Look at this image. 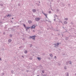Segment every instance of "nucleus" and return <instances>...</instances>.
I'll return each instance as SVG.
<instances>
[{
  "label": "nucleus",
  "mask_w": 76,
  "mask_h": 76,
  "mask_svg": "<svg viewBox=\"0 0 76 76\" xmlns=\"http://www.w3.org/2000/svg\"><path fill=\"white\" fill-rule=\"evenodd\" d=\"M35 37H36V36L34 35L32 36H30V38H31L33 39V40H34V41H35Z\"/></svg>",
  "instance_id": "f257e3e1"
},
{
  "label": "nucleus",
  "mask_w": 76,
  "mask_h": 76,
  "mask_svg": "<svg viewBox=\"0 0 76 76\" xmlns=\"http://www.w3.org/2000/svg\"><path fill=\"white\" fill-rule=\"evenodd\" d=\"M35 20H36V21H37V22H38L39 20H40V18H35Z\"/></svg>",
  "instance_id": "f03ea898"
},
{
  "label": "nucleus",
  "mask_w": 76,
  "mask_h": 76,
  "mask_svg": "<svg viewBox=\"0 0 76 76\" xmlns=\"http://www.w3.org/2000/svg\"><path fill=\"white\" fill-rule=\"evenodd\" d=\"M26 31H28V29H30V28H31V27H26Z\"/></svg>",
  "instance_id": "7ed1b4c3"
},
{
  "label": "nucleus",
  "mask_w": 76,
  "mask_h": 76,
  "mask_svg": "<svg viewBox=\"0 0 76 76\" xmlns=\"http://www.w3.org/2000/svg\"><path fill=\"white\" fill-rule=\"evenodd\" d=\"M7 17H10V16H12V14H8V15H7Z\"/></svg>",
  "instance_id": "20e7f679"
},
{
  "label": "nucleus",
  "mask_w": 76,
  "mask_h": 76,
  "mask_svg": "<svg viewBox=\"0 0 76 76\" xmlns=\"http://www.w3.org/2000/svg\"><path fill=\"white\" fill-rule=\"evenodd\" d=\"M32 11L34 13H35L36 12V10L35 9H33Z\"/></svg>",
  "instance_id": "39448f33"
},
{
  "label": "nucleus",
  "mask_w": 76,
  "mask_h": 76,
  "mask_svg": "<svg viewBox=\"0 0 76 76\" xmlns=\"http://www.w3.org/2000/svg\"><path fill=\"white\" fill-rule=\"evenodd\" d=\"M35 28V26H32L31 27V29H32V28Z\"/></svg>",
  "instance_id": "423d86ee"
},
{
  "label": "nucleus",
  "mask_w": 76,
  "mask_h": 76,
  "mask_svg": "<svg viewBox=\"0 0 76 76\" xmlns=\"http://www.w3.org/2000/svg\"><path fill=\"white\" fill-rule=\"evenodd\" d=\"M28 22L29 23H32V21H31V20H28Z\"/></svg>",
  "instance_id": "0eeeda50"
},
{
  "label": "nucleus",
  "mask_w": 76,
  "mask_h": 76,
  "mask_svg": "<svg viewBox=\"0 0 76 76\" xmlns=\"http://www.w3.org/2000/svg\"><path fill=\"white\" fill-rule=\"evenodd\" d=\"M44 15H45V17H46V18H48L47 14L45 13Z\"/></svg>",
  "instance_id": "6e6552de"
},
{
  "label": "nucleus",
  "mask_w": 76,
  "mask_h": 76,
  "mask_svg": "<svg viewBox=\"0 0 76 76\" xmlns=\"http://www.w3.org/2000/svg\"><path fill=\"white\" fill-rule=\"evenodd\" d=\"M8 42H12V39H9V40H8Z\"/></svg>",
  "instance_id": "1a4fd4ad"
},
{
  "label": "nucleus",
  "mask_w": 76,
  "mask_h": 76,
  "mask_svg": "<svg viewBox=\"0 0 76 76\" xmlns=\"http://www.w3.org/2000/svg\"><path fill=\"white\" fill-rule=\"evenodd\" d=\"M54 45H55V47H58V45H57V44H54Z\"/></svg>",
  "instance_id": "9d476101"
},
{
  "label": "nucleus",
  "mask_w": 76,
  "mask_h": 76,
  "mask_svg": "<svg viewBox=\"0 0 76 76\" xmlns=\"http://www.w3.org/2000/svg\"><path fill=\"white\" fill-rule=\"evenodd\" d=\"M67 23V22L66 21H65L64 22V24H66H66Z\"/></svg>",
  "instance_id": "9b49d317"
},
{
  "label": "nucleus",
  "mask_w": 76,
  "mask_h": 76,
  "mask_svg": "<svg viewBox=\"0 0 76 76\" xmlns=\"http://www.w3.org/2000/svg\"><path fill=\"white\" fill-rule=\"evenodd\" d=\"M23 25L24 27H25V28H26V25H25V24H23Z\"/></svg>",
  "instance_id": "f8f14e48"
},
{
  "label": "nucleus",
  "mask_w": 76,
  "mask_h": 76,
  "mask_svg": "<svg viewBox=\"0 0 76 76\" xmlns=\"http://www.w3.org/2000/svg\"><path fill=\"white\" fill-rule=\"evenodd\" d=\"M28 53L27 50H25L24 51V53H25V54H26V53Z\"/></svg>",
  "instance_id": "ddd939ff"
},
{
  "label": "nucleus",
  "mask_w": 76,
  "mask_h": 76,
  "mask_svg": "<svg viewBox=\"0 0 76 76\" xmlns=\"http://www.w3.org/2000/svg\"><path fill=\"white\" fill-rule=\"evenodd\" d=\"M65 39H66V40H68V39H69V38H68V37H66V38H65Z\"/></svg>",
  "instance_id": "4468645a"
},
{
  "label": "nucleus",
  "mask_w": 76,
  "mask_h": 76,
  "mask_svg": "<svg viewBox=\"0 0 76 76\" xmlns=\"http://www.w3.org/2000/svg\"><path fill=\"white\" fill-rule=\"evenodd\" d=\"M50 56L51 57H53V55L52 54H50Z\"/></svg>",
  "instance_id": "2eb2a0df"
},
{
  "label": "nucleus",
  "mask_w": 76,
  "mask_h": 76,
  "mask_svg": "<svg viewBox=\"0 0 76 76\" xmlns=\"http://www.w3.org/2000/svg\"><path fill=\"white\" fill-rule=\"evenodd\" d=\"M37 58L39 60H41V58L40 57Z\"/></svg>",
  "instance_id": "dca6fc26"
},
{
  "label": "nucleus",
  "mask_w": 76,
  "mask_h": 76,
  "mask_svg": "<svg viewBox=\"0 0 76 76\" xmlns=\"http://www.w3.org/2000/svg\"><path fill=\"white\" fill-rule=\"evenodd\" d=\"M65 20H67L68 18H66L65 19Z\"/></svg>",
  "instance_id": "f3484780"
},
{
  "label": "nucleus",
  "mask_w": 76,
  "mask_h": 76,
  "mask_svg": "<svg viewBox=\"0 0 76 76\" xmlns=\"http://www.w3.org/2000/svg\"><path fill=\"white\" fill-rule=\"evenodd\" d=\"M30 45V47H32V44H29Z\"/></svg>",
  "instance_id": "a211bd4d"
},
{
  "label": "nucleus",
  "mask_w": 76,
  "mask_h": 76,
  "mask_svg": "<svg viewBox=\"0 0 76 76\" xmlns=\"http://www.w3.org/2000/svg\"><path fill=\"white\" fill-rule=\"evenodd\" d=\"M48 13H51V11H49Z\"/></svg>",
  "instance_id": "6ab92c4d"
},
{
  "label": "nucleus",
  "mask_w": 76,
  "mask_h": 76,
  "mask_svg": "<svg viewBox=\"0 0 76 76\" xmlns=\"http://www.w3.org/2000/svg\"><path fill=\"white\" fill-rule=\"evenodd\" d=\"M10 37H12V34H10Z\"/></svg>",
  "instance_id": "aec40b11"
},
{
  "label": "nucleus",
  "mask_w": 76,
  "mask_h": 76,
  "mask_svg": "<svg viewBox=\"0 0 76 76\" xmlns=\"http://www.w3.org/2000/svg\"><path fill=\"white\" fill-rule=\"evenodd\" d=\"M59 43H57L56 45H58H58H59Z\"/></svg>",
  "instance_id": "412c9836"
},
{
  "label": "nucleus",
  "mask_w": 76,
  "mask_h": 76,
  "mask_svg": "<svg viewBox=\"0 0 76 76\" xmlns=\"http://www.w3.org/2000/svg\"><path fill=\"white\" fill-rule=\"evenodd\" d=\"M33 31L34 32H35V30H33Z\"/></svg>",
  "instance_id": "4be33fe9"
},
{
  "label": "nucleus",
  "mask_w": 76,
  "mask_h": 76,
  "mask_svg": "<svg viewBox=\"0 0 76 76\" xmlns=\"http://www.w3.org/2000/svg\"><path fill=\"white\" fill-rule=\"evenodd\" d=\"M56 11H57V12H58V11H59V10H56Z\"/></svg>",
  "instance_id": "5701e85b"
},
{
  "label": "nucleus",
  "mask_w": 76,
  "mask_h": 76,
  "mask_svg": "<svg viewBox=\"0 0 76 76\" xmlns=\"http://www.w3.org/2000/svg\"><path fill=\"white\" fill-rule=\"evenodd\" d=\"M64 68L65 69H66V66H65L64 67Z\"/></svg>",
  "instance_id": "b1692460"
},
{
  "label": "nucleus",
  "mask_w": 76,
  "mask_h": 76,
  "mask_svg": "<svg viewBox=\"0 0 76 76\" xmlns=\"http://www.w3.org/2000/svg\"><path fill=\"white\" fill-rule=\"evenodd\" d=\"M42 13H43V14H45V13H44V12L43 11L42 12Z\"/></svg>",
  "instance_id": "393cba45"
},
{
  "label": "nucleus",
  "mask_w": 76,
  "mask_h": 76,
  "mask_svg": "<svg viewBox=\"0 0 76 76\" xmlns=\"http://www.w3.org/2000/svg\"><path fill=\"white\" fill-rule=\"evenodd\" d=\"M22 46H20L19 48H22Z\"/></svg>",
  "instance_id": "a878e982"
},
{
  "label": "nucleus",
  "mask_w": 76,
  "mask_h": 76,
  "mask_svg": "<svg viewBox=\"0 0 76 76\" xmlns=\"http://www.w3.org/2000/svg\"><path fill=\"white\" fill-rule=\"evenodd\" d=\"M18 5L19 6H20V4H18Z\"/></svg>",
  "instance_id": "bb28decb"
},
{
  "label": "nucleus",
  "mask_w": 76,
  "mask_h": 76,
  "mask_svg": "<svg viewBox=\"0 0 76 76\" xmlns=\"http://www.w3.org/2000/svg\"><path fill=\"white\" fill-rule=\"evenodd\" d=\"M68 6H70V4H68Z\"/></svg>",
  "instance_id": "cd10ccee"
},
{
  "label": "nucleus",
  "mask_w": 76,
  "mask_h": 76,
  "mask_svg": "<svg viewBox=\"0 0 76 76\" xmlns=\"http://www.w3.org/2000/svg\"><path fill=\"white\" fill-rule=\"evenodd\" d=\"M56 15V17H57V15Z\"/></svg>",
  "instance_id": "c85d7f7f"
},
{
  "label": "nucleus",
  "mask_w": 76,
  "mask_h": 76,
  "mask_svg": "<svg viewBox=\"0 0 76 76\" xmlns=\"http://www.w3.org/2000/svg\"><path fill=\"white\" fill-rule=\"evenodd\" d=\"M54 21L56 20V18H55V19H54Z\"/></svg>",
  "instance_id": "c756f323"
},
{
  "label": "nucleus",
  "mask_w": 76,
  "mask_h": 76,
  "mask_svg": "<svg viewBox=\"0 0 76 76\" xmlns=\"http://www.w3.org/2000/svg\"><path fill=\"white\" fill-rule=\"evenodd\" d=\"M63 55H65V54H64V53H63Z\"/></svg>",
  "instance_id": "7c9ffc66"
},
{
  "label": "nucleus",
  "mask_w": 76,
  "mask_h": 76,
  "mask_svg": "<svg viewBox=\"0 0 76 76\" xmlns=\"http://www.w3.org/2000/svg\"><path fill=\"white\" fill-rule=\"evenodd\" d=\"M70 62L69 63L70 64H71V62Z\"/></svg>",
  "instance_id": "2f4dec72"
},
{
  "label": "nucleus",
  "mask_w": 76,
  "mask_h": 76,
  "mask_svg": "<svg viewBox=\"0 0 76 76\" xmlns=\"http://www.w3.org/2000/svg\"><path fill=\"white\" fill-rule=\"evenodd\" d=\"M61 22V23H62V22H61V21H59V22Z\"/></svg>",
  "instance_id": "473e14b6"
},
{
  "label": "nucleus",
  "mask_w": 76,
  "mask_h": 76,
  "mask_svg": "<svg viewBox=\"0 0 76 76\" xmlns=\"http://www.w3.org/2000/svg\"><path fill=\"white\" fill-rule=\"evenodd\" d=\"M12 19H14L13 18H12Z\"/></svg>",
  "instance_id": "72a5a7b5"
},
{
  "label": "nucleus",
  "mask_w": 76,
  "mask_h": 76,
  "mask_svg": "<svg viewBox=\"0 0 76 76\" xmlns=\"http://www.w3.org/2000/svg\"><path fill=\"white\" fill-rule=\"evenodd\" d=\"M42 72L43 73H44L43 71H42Z\"/></svg>",
  "instance_id": "f704fd0d"
},
{
  "label": "nucleus",
  "mask_w": 76,
  "mask_h": 76,
  "mask_svg": "<svg viewBox=\"0 0 76 76\" xmlns=\"http://www.w3.org/2000/svg\"><path fill=\"white\" fill-rule=\"evenodd\" d=\"M22 57H23V56H22Z\"/></svg>",
  "instance_id": "c9c22d12"
},
{
  "label": "nucleus",
  "mask_w": 76,
  "mask_h": 76,
  "mask_svg": "<svg viewBox=\"0 0 76 76\" xmlns=\"http://www.w3.org/2000/svg\"><path fill=\"white\" fill-rule=\"evenodd\" d=\"M54 57H56V56H55Z\"/></svg>",
  "instance_id": "e433bc0d"
},
{
  "label": "nucleus",
  "mask_w": 76,
  "mask_h": 76,
  "mask_svg": "<svg viewBox=\"0 0 76 76\" xmlns=\"http://www.w3.org/2000/svg\"><path fill=\"white\" fill-rule=\"evenodd\" d=\"M39 3H40V2L39 1Z\"/></svg>",
  "instance_id": "4c0bfd02"
},
{
  "label": "nucleus",
  "mask_w": 76,
  "mask_h": 76,
  "mask_svg": "<svg viewBox=\"0 0 76 76\" xmlns=\"http://www.w3.org/2000/svg\"><path fill=\"white\" fill-rule=\"evenodd\" d=\"M0 60H1V58H0Z\"/></svg>",
  "instance_id": "58836bf2"
},
{
  "label": "nucleus",
  "mask_w": 76,
  "mask_h": 76,
  "mask_svg": "<svg viewBox=\"0 0 76 76\" xmlns=\"http://www.w3.org/2000/svg\"><path fill=\"white\" fill-rule=\"evenodd\" d=\"M1 22H0V23H1Z\"/></svg>",
  "instance_id": "ea45409f"
},
{
  "label": "nucleus",
  "mask_w": 76,
  "mask_h": 76,
  "mask_svg": "<svg viewBox=\"0 0 76 76\" xmlns=\"http://www.w3.org/2000/svg\"><path fill=\"white\" fill-rule=\"evenodd\" d=\"M63 28H64V27H63Z\"/></svg>",
  "instance_id": "a19ab883"
},
{
  "label": "nucleus",
  "mask_w": 76,
  "mask_h": 76,
  "mask_svg": "<svg viewBox=\"0 0 76 76\" xmlns=\"http://www.w3.org/2000/svg\"><path fill=\"white\" fill-rule=\"evenodd\" d=\"M37 76H39V75H38Z\"/></svg>",
  "instance_id": "79ce46f5"
},
{
  "label": "nucleus",
  "mask_w": 76,
  "mask_h": 76,
  "mask_svg": "<svg viewBox=\"0 0 76 76\" xmlns=\"http://www.w3.org/2000/svg\"><path fill=\"white\" fill-rule=\"evenodd\" d=\"M67 76H68V75H67Z\"/></svg>",
  "instance_id": "37998d69"
},
{
  "label": "nucleus",
  "mask_w": 76,
  "mask_h": 76,
  "mask_svg": "<svg viewBox=\"0 0 76 76\" xmlns=\"http://www.w3.org/2000/svg\"><path fill=\"white\" fill-rule=\"evenodd\" d=\"M54 18H55V17H54Z\"/></svg>",
  "instance_id": "c03bdc74"
}]
</instances>
